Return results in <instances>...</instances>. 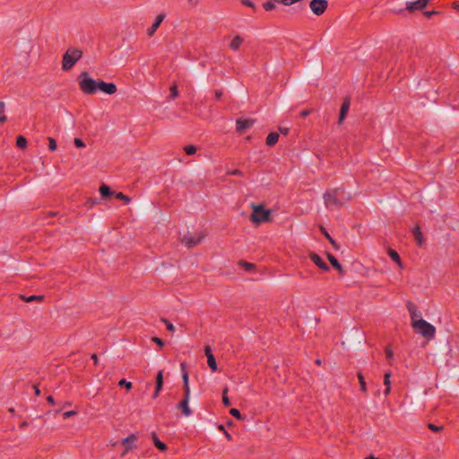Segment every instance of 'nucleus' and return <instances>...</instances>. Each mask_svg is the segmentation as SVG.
I'll list each match as a JSON object with an SVG mask.
<instances>
[{
	"label": "nucleus",
	"mask_w": 459,
	"mask_h": 459,
	"mask_svg": "<svg viewBox=\"0 0 459 459\" xmlns=\"http://www.w3.org/2000/svg\"><path fill=\"white\" fill-rule=\"evenodd\" d=\"M243 41H244V39L241 36H239V35L235 36L230 43V48L234 51L238 50L240 46L242 45Z\"/></svg>",
	"instance_id": "a211bd4d"
},
{
	"label": "nucleus",
	"mask_w": 459,
	"mask_h": 459,
	"mask_svg": "<svg viewBox=\"0 0 459 459\" xmlns=\"http://www.w3.org/2000/svg\"><path fill=\"white\" fill-rule=\"evenodd\" d=\"M227 393H228V388H225V389L223 390V393H222V403H223V404H224L226 407H229V406L231 404V403H230V398H229V397H228V395H227Z\"/></svg>",
	"instance_id": "c9c22d12"
},
{
	"label": "nucleus",
	"mask_w": 459,
	"mask_h": 459,
	"mask_svg": "<svg viewBox=\"0 0 459 459\" xmlns=\"http://www.w3.org/2000/svg\"><path fill=\"white\" fill-rule=\"evenodd\" d=\"M357 377L359 382L360 391L363 393H367V384H366L363 374L361 372H358Z\"/></svg>",
	"instance_id": "a878e982"
},
{
	"label": "nucleus",
	"mask_w": 459,
	"mask_h": 459,
	"mask_svg": "<svg viewBox=\"0 0 459 459\" xmlns=\"http://www.w3.org/2000/svg\"><path fill=\"white\" fill-rule=\"evenodd\" d=\"M437 12L436 11H426L424 12V15L428 18H430L431 16H433L434 14H437Z\"/></svg>",
	"instance_id": "4d7b16f0"
},
{
	"label": "nucleus",
	"mask_w": 459,
	"mask_h": 459,
	"mask_svg": "<svg viewBox=\"0 0 459 459\" xmlns=\"http://www.w3.org/2000/svg\"><path fill=\"white\" fill-rule=\"evenodd\" d=\"M453 7L456 10H459V4L458 3H454L453 4Z\"/></svg>",
	"instance_id": "0e129e2a"
},
{
	"label": "nucleus",
	"mask_w": 459,
	"mask_h": 459,
	"mask_svg": "<svg viewBox=\"0 0 459 459\" xmlns=\"http://www.w3.org/2000/svg\"><path fill=\"white\" fill-rule=\"evenodd\" d=\"M223 92L221 90H215L214 95L216 100H220L222 96Z\"/></svg>",
	"instance_id": "6e6d98bb"
},
{
	"label": "nucleus",
	"mask_w": 459,
	"mask_h": 459,
	"mask_svg": "<svg viewBox=\"0 0 459 459\" xmlns=\"http://www.w3.org/2000/svg\"><path fill=\"white\" fill-rule=\"evenodd\" d=\"M230 413L232 417H234L235 419L237 420H243L245 419V416H243L241 414V412L239 411V410L236 409V408H231L230 410Z\"/></svg>",
	"instance_id": "2f4dec72"
},
{
	"label": "nucleus",
	"mask_w": 459,
	"mask_h": 459,
	"mask_svg": "<svg viewBox=\"0 0 459 459\" xmlns=\"http://www.w3.org/2000/svg\"><path fill=\"white\" fill-rule=\"evenodd\" d=\"M91 359L93 360V363L95 365L98 364V357H97V355L95 353L91 355Z\"/></svg>",
	"instance_id": "680f3d73"
},
{
	"label": "nucleus",
	"mask_w": 459,
	"mask_h": 459,
	"mask_svg": "<svg viewBox=\"0 0 459 459\" xmlns=\"http://www.w3.org/2000/svg\"><path fill=\"white\" fill-rule=\"evenodd\" d=\"M428 428L434 432H440L444 429L443 426H437L433 423H429Z\"/></svg>",
	"instance_id": "37998d69"
},
{
	"label": "nucleus",
	"mask_w": 459,
	"mask_h": 459,
	"mask_svg": "<svg viewBox=\"0 0 459 459\" xmlns=\"http://www.w3.org/2000/svg\"><path fill=\"white\" fill-rule=\"evenodd\" d=\"M196 147L195 145H186L184 147V151L187 155H193L196 152Z\"/></svg>",
	"instance_id": "e433bc0d"
},
{
	"label": "nucleus",
	"mask_w": 459,
	"mask_h": 459,
	"mask_svg": "<svg viewBox=\"0 0 459 459\" xmlns=\"http://www.w3.org/2000/svg\"><path fill=\"white\" fill-rule=\"evenodd\" d=\"M152 439L154 446L159 449L160 451H166L167 450V445L163 442H161L156 436L155 433H152Z\"/></svg>",
	"instance_id": "b1692460"
},
{
	"label": "nucleus",
	"mask_w": 459,
	"mask_h": 459,
	"mask_svg": "<svg viewBox=\"0 0 459 459\" xmlns=\"http://www.w3.org/2000/svg\"><path fill=\"white\" fill-rule=\"evenodd\" d=\"M162 387H163V370H160L156 376V387H155V391L152 394L153 399H156L160 395V393L162 390Z\"/></svg>",
	"instance_id": "4468645a"
},
{
	"label": "nucleus",
	"mask_w": 459,
	"mask_h": 459,
	"mask_svg": "<svg viewBox=\"0 0 459 459\" xmlns=\"http://www.w3.org/2000/svg\"><path fill=\"white\" fill-rule=\"evenodd\" d=\"M365 459H379V458L375 457L374 455H370V456H368V457H367Z\"/></svg>",
	"instance_id": "69168bd1"
},
{
	"label": "nucleus",
	"mask_w": 459,
	"mask_h": 459,
	"mask_svg": "<svg viewBox=\"0 0 459 459\" xmlns=\"http://www.w3.org/2000/svg\"><path fill=\"white\" fill-rule=\"evenodd\" d=\"M78 84L80 90L89 95L95 94L98 91V81L93 80L89 76L88 72H82L78 75Z\"/></svg>",
	"instance_id": "20e7f679"
},
{
	"label": "nucleus",
	"mask_w": 459,
	"mask_h": 459,
	"mask_svg": "<svg viewBox=\"0 0 459 459\" xmlns=\"http://www.w3.org/2000/svg\"><path fill=\"white\" fill-rule=\"evenodd\" d=\"M241 3L246 6L253 8L254 10L256 8L255 4L250 0H241Z\"/></svg>",
	"instance_id": "09e8293b"
},
{
	"label": "nucleus",
	"mask_w": 459,
	"mask_h": 459,
	"mask_svg": "<svg viewBox=\"0 0 459 459\" xmlns=\"http://www.w3.org/2000/svg\"><path fill=\"white\" fill-rule=\"evenodd\" d=\"M98 90L106 93V94H108V95H112L114 93L117 92V85L113 82H106L102 80H99L98 81Z\"/></svg>",
	"instance_id": "6e6552de"
},
{
	"label": "nucleus",
	"mask_w": 459,
	"mask_h": 459,
	"mask_svg": "<svg viewBox=\"0 0 459 459\" xmlns=\"http://www.w3.org/2000/svg\"><path fill=\"white\" fill-rule=\"evenodd\" d=\"M344 194L343 188H333L327 190L324 194L325 204L327 208L330 207H342L344 204Z\"/></svg>",
	"instance_id": "f257e3e1"
},
{
	"label": "nucleus",
	"mask_w": 459,
	"mask_h": 459,
	"mask_svg": "<svg viewBox=\"0 0 459 459\" xmlns=\"http://www.w3.org/2000/svg\"><path fill=\"white\" fill-rule=\"evenodd\" d=\"M204 353L207 358H209V356H213L212 348L209 345L204 346Z\"/></svg>",
	"instance_id": "864d4df0"
},
{
	"label": "nucleus",
	"mask_w": 459,
	"mask_h": 459,
	"mask_svg": "<svg viewBox=\"0 0 459 459\" xmlns=\"http://www.w3.org/2000/svg\"><path fill=\"white\" fill-rule=\"evenodd\" d=\"M252 213L250 215V221L258 225L263 222H270L272 221L271 213L272 211L265 209L263 204H252Z\"/></svg>",
	"instance_id": "7ed1b4c3"
},
{
	"label": "nucleus",
	"mask_w": 459,
	"mask_h": 459,
	"mask_svg": "<svg viewBox=\"0 0 459 459\" xmlns=\"http://www.w3.org/2000/svg\"><path fill=\"white\" fill-rule=\"evenodd\" d=\"M327 258H328L330 264H332V266L333 268H335L336 270H338L339 273L342 274L343 273V270H342L341 264L336 259V257L333 255L327 253Z\"/></svg>",
	"instance_id": "6ab92c4d"
},
{
	"label": "nucleus",
	"mask_w": 459,
	"mask_h": 459,
	"mask_svg": "<svg viewBox=\"0 0 459 459\" xmlns=\"http://www.w3.org/2000/svg\"><path fill=\"white\" fill-rule=\"evenodd\" d=\"M116 198L118 199V200H123L126 202V204H128L131 199L129 196L124 195L122 192H118L115 195Z\"/></svg>",
	"instance_id": "58836bf2"
},
{
	"label": "nucleus",
	"mask_w": 459,
	"mask_h": 459,
	"mask_svg": "<svg viewBox=\"0 0 459 459\" xmlns=\"http://www.w3.org/2000/svg\"><path fill=\"white\" fill-rule=\"evenodd\" d=\"M207 363L212 371L217 370V363H216L214 356H209V358H207Z\"/></svg>",
	"instance_id": "72a5a7b5"
},
{
	"label": "nucleus",
	"mask_w": 459,
	"mask_h": 459,
	"mask_svg": "<svg viewBox=\"0 0 459 459\" xmlns=\"http://www.w3.org/2000/svg\"><path fill=\"white\" fill-rule=\"evenodd\" d=\"M180 368H181V372H182L183 385H189V383H188L189 376H188V372L186 370V362H181Z\"/></svg>",
	"instance_id": "393cba45"
},
{
	"label": "nucleus",
	"mask_w": 459,
	"mask_h": 459,
	"mask_svg": "<svg viewBox=\"0 0 459 459\" xmlns=\"http://www.w3.org/2000/svg\"><path fill=\"white\" fill-rule=\"evenodd\" d=\"M83 52L77 48H69L62 57V70L70 71L82 57Z\"/></svg>",
	"instance_id": "f03ea898"
},
{
	"label": "nucleus",
	"mask_w": 459,
	"mask_h": 459,
	"mask_svg": "<svg viewBox=\"0 0 459 459\" xmlns=\"http://www.w3.org/2000/svg\"><path fill=\"white\" fill-rule=\"evenodd\" d=\"M47 401H48L49 403H51V404H55V399H54V397H53L52 395H48V396L47 397Z\"/></svg>",
	"instance_id": "bf43d9fd"
},
{
	"label": "nucleus",
	"mask_w": 459,
	"mask_h": 459,
	"mask_svg": "<svg viewBox=\"0 0 459 459\" xmlns=\"http://www.w3.org/2000/svg\"><path fill=\"white\" fill-rule=\"evenodd\" d=\"M327 6V0H312L309 4L310 9L317 16L322 15L325 12Z\"/></svg>",
	"instance_id": "0eeeda50"
},
{
	"label": "nucleus",
	"mask_w": 459,
	"mask_h": 459,
	"mask_svg": "<svg viewBox=\"0 0 459 459\" xmlns=\"http://www.w3.org/2000/svg\"><path fill=\"white\" fill-rule=\"evenodd\" d=\"M100 193L102 197L107 198L113 195L114 192L110 189V187L105 184H102L100 186Z\"/></svg>",
	"instance_id": "5701e85b"
},
{
	"label": "nucleus",
	"mask_w": 459,
	"mask_h": 459,
	"mask_svg": "<svg viewBox=\"0 0 459 459\" xmlns=\"http://www.w3.org/2000/svg\"><path fill=\"white\" fill-rule=\"evenodd\" d=\"M412 234L415 238V241L419 247H422L425 243V238L423 237V234L421 232V230L419 225L415 226L412 229Z\"/></svg>",
	"instance_id": "dca6fc26"
},
{
	"label": "nucleus",
	"mask_w": 459,
	"mask_h": 459,
	"mask_svg": "<svg viewBox=\"0 0 459 459\" xmlns=\"http://www.w3.org/2000/svg\"><path fill=\"white\" fill-rule=\"evenodd\" d=\"M385 357L387 359H392L393 357H394V352L392 351V349L390 348V346H386L385 349Z\"/></svg>",
	"instance_id": "49530a36"
},
{
	"label": "nucleus",
	"mask_w": 459,
	"mask_h": 459,
	"mask_svg": "<svg viewBox=\"0 0 459 459\" xmlns=\"http://www.w3.org/2000/svg\"><path fill=\"white\" fill-rule=\"evenodd\" d=\"M21 298L25 302H32V301H35V300L41 301L44 299V297L40 296V295H31L30 297H25V296L22 295V296H21Z\"/></svg>",
	"instance_id": "c85d7f7f"
},
{
	"label": "nucleus",
	"mask_w": 459,
	"mask_h": 459,
	"mask_svg": "<svg viewBox=\"0 0 459 459\" xmlns=\"http://www.w3.org/2000/svg\"><path fill=\"white\" fill-rule=\"evenodd\" d=\"M206 234L204 232H200L196 236H184L181 239L182 244H184L186 247L192 248L197 246L201 241L205 238Z\"/></svg>",
	"instance_id": "423d86ee"
},
{
	"label": "nucleus",
	"mask_w": 459,
	"mask_h": 459,
	"mask_svg": "<svg viewBox=\"0 0 459 459\" xmlns=\"http://www.w3.org/2000/svg\"><path fill=\"white\" fill-rule=\"evenodd\" d=\"M48 215H49V216H51V217H52V216H55V215H56V212H49V213H48Z\"/></svg>",
	"instance_id": "774afa93"
},
{
	"label": "nucleus",
	"mask_w": 459,
	"mask_h": 459,
	"mask_svg": "<svg viewBox=\"0 0 459 459\" xmlns=\"http://www.w3.org/2000/svg\"><path fill=\"white\" fill-rule=\"evenodd\" d=\"M430 0H417L413 2H407L406 9L410 12L423 9Z\"/></svg>",
	"instance_id": "f8f14e48"
},
{
	"label": "nucleus",
	"mask_w": 459,
	"mask_h": 459,
	"mask_svg": "<svg viewBox=\"0 0 459 459\" xmlns=\"http://www.w3.org/2000/svg\"><path fill=\"white\" fill-rule=\"evenodd\" d=\"M75 414H76V411H65V412L64 413V419L70 418V417H72V416H74V415H75Z\"/></svg>",
	"instance_id": "5fc2aeb1"
},
{
	"label": "nucleus",
	"mask_w": 459,
	"mask_h": 459,
	"mask_svg": "<svg viewBox=\"0 0 459 459\" xmlns=\"http://www.w3.org/2000/svg\"><path fill=\"white\" fill-rule=\"evenodd\" d=\"M165 18V14L164 13H160L159 15H157L156 19H155V22L152 23V25L148 28L147 30V34L152 37L155 32L156 30H158V28L160 27V23L162 22V21L164 20Z\"/></svg>",
	"instance_id": "2eb2a0df"
},
{
	"label": "nucleus",
	"mask_w": 459,
	"mask_h": 459,
	"mask_svg": "<svg viewBox=\"0 0 459 459\" xmlns=\"http://www.w3.org/2000/svg\"><path fill=\"white\" fill-rule=\"evenodd\" d=\"M278 140H279V134L276 132H272L267 135L265 143L267 146H273L274 144H276Z\"/></svg>",
	"instance_id": "4be33fe9"
},
{
	"label": "nucleus",
	"mask_w": 459,
	"mask_h": 459,
	"mask_svg": "<svg viewBox=\"0 0 459 459\" xmlns=\"http://www.w3.org/2000/svg\"><path fill=\"white\" fill-rule=\"evenodd\" d=\"M321 230H322V233L324 234V236L329 240V242L331 243V245L333 246V247L334 249H339V245L336 243V241L330 236V234L324 229V228H321Z\"/></svg>",
	"instance_id": "bb28decb"
},
{
	"label": "nucleus",
	"mask_w": 459,
	"mask_h": 459,
	"mask_svg": "<svg viewBox=\"0 0 459 459\" xmlns=\"http://www.w3.org/2000/svg\"><path fill=\"white\" fill-rule=\"evenodd\" d=\"M279 130L284 135H287L290 132V129L288 127H279Z\"/></svg>",
	"instance_id": "13d9d810"
},
{
	"label": "nucleus",
	"mask_w": 459,
	"mask_h": 459,
	"mask_svg": "<svg viewBox=\"0 0 459 459\" xmlns=\"http://www.w3.org/2000/svg\"><path fill=\"white\" fill-rule=\"evenodd\" d=\"M161 321L165 324L168 331H169V332L175 331V326L168 319L162 318Z\"/></svg>",
	"instance_id": "79ce46f5"
},
{
	"label": "nucleus",
	"mask_w": 459,
	"mask_h": 459,
	"mask_svg": "<svg viewBox=\"0 0 459 459\" xmlns=\"http://www.w3.org/2000/svg\"><path fill=\"white\" fill-rule=\"evenodd\" d=\"M263 7L265 11L270 12L275 9L274 3L268 1L263 4Z\"/></svg>",
	"instance_id": "ea45409f"
},
{
	"label": "nucleus",
	"mask_w": 459,
	"mask_h": 459,
	"mask_svg": "<svg viewBox=\"0 0 459 459\" xmlns=\"http://www.w3.org/2000/svg\"><path fill=\"white\" fill-rule=\"evenodd\" d=\"M152 341L154 342L155 343H157L160 347L164 346L163 340L159 337H152Z\"/></svg>",
	"instance_id": "3c124183"
},
{
	"label": "nucleus",
	"mask_w": 459,
	"mask_h": 459,
	"mask_svg": "<svg viewBox=\"0 0 459 459\" xmlns=\"http://www.w3.org/2000/svg\"><path fill=\"white\" fill-rule=\"evenodd\" d=\"M189 399L183 398L179 403L178 404V409L181 411L182 414L185 416H190L192 414V411L188 406Z\"/></svg>",
	"instance_id": "f3484780"
},
{
	"label": "nucleus",
	"mask_w": 459,
	"mask_h": 459,
	"mask_svg": "<svg viewBox=\"0 0 459 459\" xmlns=\"http://www.w3.org/2000/svg\"><path fill=\"white\" fill-rule=\"evenodd\" d=\"M255 124L252 118H238L236 121V130L242 134L246 129L250 128Z\"/></svg>",
	"instance_id": "1a4fd4ad"
},
{
	"label": "nucleus",
	"mask_w": 459,
	"mask_h": 459,
	"mask_svg": "<svg viewBox=\"0 0 459 459\" xmlns=\"http://www.w3.org/2000/svg\"><path fill=\"white\" fill-rule=\"evenodd\" d=\"M228 174L232 176H242L243 172L240 169H236L231 171H228Z\"/></svg>",
	"instance_id": "603ef678"
},
{
	"label": "nucleus",
	"mask_w": 459,
	"mask_h": 459,
	"mask_svg": "<svg viewBox=\"0 0 459 459\" xmlns=\"http://www.w3.org/2000/svg\"><path fill=\"white\" fill-rule=\"evenodd\" d=\"M48 148H49V150L52 151V152L56 151V148H57L56 140L54 138H52V137H48Z\"/></svg>",
	"instance_id": "a19ab883"
},
{
	"label": "nucleus",
	"mask_w": 459,
	"mask_h": 459,
	"mask_svg": "<svg viewBox=\"0 0 459 459\" xmlns=\"http://www.w3.org/2000/svg\"><path fill=\"white\" fill-rule=\"evenodd\" d=\"M312 113V109H304L299 113V117L305 118Z\"/></svg>",
	"instance_id": "8fccbe9b"
},
{
	"label": "nucleus",
	"mask_w": 459,
	"mask_h": 459,
	"mask_svg": "<svg viewBox=\"0 0 459 459\" xmlns=\"http://www.w3.org/2000/svg\"><path fill=\"white\" fill-rule=\"evenodd\" d=\"M4 102L0 101V123H4L7 120L6 116L4 115Z\"/></svg>",
	"instance_id": "f704fd0d"
},
{
	"label": "nucleus",
	"mask_w": 459,
	"mask_h": 459,
	"mask_svg": "<svg viewBox=\"0 0 459 459\" xmlns=\"http://www.w3.org/2000/svg\"><path fill=\"white\" fill-rule=\"evenodd\" d=\"M169 91H170V94H169V99L175 100L178 96V86L175 82L170 86Z\"/></svg>",
	"instance_id": "473e14b6"
},
{
	"label": "nucleus",
	"mask_w": 459,
	"mask_h": 459,
	"mask_svg": "<svg viewBox=\"0 0 459 459\" xmlns=\"http://www.w3.org/2000/svg\"><path fill=\"white\" fill-rule=\"evenodd\" d=\"M218 429L223 432L224 436L229 441L232 440V436L225 429L223 425H219Z\"/></svg>",
	"instance_id": "a18cd8bd"
},
{
	"label": "nucleus",
	"mask_w": 459,
	"mask_h": 459,
	"mask_svg": "<svg viewBox=\"0 0 459 459\" xmlns=\"http://www.w3.org/2000/svg\"><path fill=\"white\" fill-rule=\"evenodd\" d=\"M135 440L136 436L134 434H131L122 440V445L125 446L126 447L124 453L122 454V456H125L128 451L132 450L134 447V443Z\"/></svg>",
	"instance_id": "ddd939ff"
},
{
	"label": "nucleus",
	"mask_w": 459,
	"mask_h": 459,
	"mask_svg": "<svg viewBox=\"0 0 459 459\" xmlns=\"http://www.w3.org/2000/svg\"><path fill=\"white\" fill-rule=\"evenodd\" d=\"M387 254L394 262H395L400 267H403V262L397 251L393 248H388Z\"/></svg>",
	"instance_id": "aec40b11"
},
{
	"label": "nucleus",
	"mask_w": 459,
	"mask_h": 459,
	"mask_svg": "<svg viewBox=\"0 0 459 459\" xmlns=\"http://www.w3.org/2000/svg\"><path fill=\"white\" fill-rule=\"evenodd\" d=\"M184 395L183 398L190 399V387L189 385H183Z\"/></svg>",
	"instance_id": "c03bdc74"
},
{
	"label": "nucleus",
	"mask_w": 459,
	"mask_h": 459,
	"mask_svg": "<svg viewBox=\"0 0 459 459\" xmlns=\"http://www.w3.org/2000/svg\"><path fill=\"white\" fill-rule=\"evenodd\" d=\"M14 411H15V410H14L13 408H10V409H9V412H11L12 414H13V413H14Z\"/></svg>",
	"instance_id": "338daca9"
},
{
	"label": "nucleus",
	"mask_w": 459,
	"mask_h": 459,
	"mask_svg": "<svg viewBox=\"0 0 459 459\" xmlns=\"http://www.w3.org/2000/svg\"><path fill=\"white\" fill-rule=\"evenodd\" d=\"M308 256L310 260L324 272H328L330 270L328 264L320 257L319 255L311 252Z\"/></svg>",
	"instance_id": "9b49d317"
},
{
	"label": "nucleus",
	"mask_w": 459,
	"mask_h": 459,
	"mask_svg": "<svg viewBox=\"0 0 459 459\" xmlns=\"http://www.w3.org/2000/svg\"><path fill=\"white\" fill-rule=\"evenodd\" d=\"M119 386H125L127 391L132 389V383L129 381H126L125 378L119 380L118 382Z\"/></svg>",
	"instance_id": "4c0bfd02"
},
{
	"label": "nucleus",
	"mask_w": 459,
	"mask_h": 459,
	"mask_svg": "<svg viewBox=\"0 0 459 459\" xmlns=\"http://www.w3.org/2000/svg\"><path fill=\"white\" fill-rule=\"evenodd\" d=\"M74 145H75L76 147H78V148H83V147H85V143H84V142H83L82 139H80V138H75V139H74Z\"/></svg>",
	"instance_id": "de8ad7c7"
},
{
	"label": "nucleus",
	"mask_w": 459,
	"mask_h": 459,
	"mask_svg": "<svg viewBox=\"0 0 459 459\" xmlns=\"http://www.w3.org/2000/svg\"><path fill=\"white\" fill-rule=\"evenodd\" d=\"M33 389H34V391H35V394H36L37 396L40 395V390H39V386H38V385H33Z\"/></svg>",
	"instance_id": "052dcab7"
},
{
	"label": "nucleus",
	"mask_w": 459,
	"mask_h": 459,
	"mask_svg": "<svg viewBox=\"0 0 459 459\" xmlns=\"http://www.w3.org/2000/svg\"><path fill=\"white\" fill-rule=\"evenodd\" d=\"M407 308H408V310L410 312V316H411V319L413 321L414 317L418 316L417 313H416L417 312V307H416V306L413 303L408 302L407 303Z\"/></svg>",
	"instance_id": "7c9ffc66"
},
{
	"label": "nucleus",
	"mask_w": 459,
	"mask_h": 459,
	"mask_svg": "<svg viewBox=\"0 0 459 459\" xmlns=\"http://www.w3.org/2000/svg\"><path fill=\"white\" fill-rule=\"evenodd\" d=\"M27 143H28L27 139L24 136L19 135L17 137L16 145L18 148L23 150L27 147Z\"/></svg>",
	"instance_id": "cd10ccee"
},
{
	"label": "nucleus",
	"mask_w": 459,
	"mask_h": 459,
	"mask_svg": "<svg viewBox=\"0 0 459 459\" xmlns=\"http://www.w3.org/2000/svg\"><path fill=\"white\" fill-rule=\"evenodd\" d=\"M412 327L418 331L422 336L428 340H432L436 334V328L430 323L424 319L413 320Z\"/></svg>",
	"instance_id": "39448f33"
},
{
	"label": "nucleus",
	"mask_w": 459,
	"mask_h": 459,
	"mask_svg": "<svg viewBox=\"0 0 459 459\" xmlns=\"http://www.w3.org/2000/svg\"><path fill=\"white\" fill-rule=\"evenodd\" d=\"M390 377H391V372L390 371L385 372V375H384V385L385 386V389L384 391V394L385 396H387L390 394V392H391Z\"/></svg>",
	"instance_id": "412c9836"
},
{
	"label": "nucleus",
	"mask_w": 459,
	"mask_h": 459,
	"mask_svg": "<svg viewBox=\"0 0 459 459\" xmlns=\"http://www.w3.org/2000/svg\"><path fill=\"white\" fill-rule=\"evenodd\" d=\"M238 264L245 269L247 272H250L255 269V265L254 264L248 263L245 260H240Z\"/></svg>",
	"instance_id": "c756f323"
},
{
	"label": "nucleus",
	"mask_w": 459,
	"mask_h": 459,
	"mask_svg": "<svg viewBox=\"0 0 459 459\" xmlns=\"http://www.w3.org/2000/svg\"><path fill=\"white\" fill-rule=\"evenodd\" d=\"M26 426H28V423L26 421H23L22 423H21L20 428L22 429L25 428Z\"/></svg>",
	"instance_id": "e2e57ef3"
},
{
	"label": "nucleus",
	"mask_w": 459,
	"mask_h": 459,
	"mask_svg": "<svg viewBox=\"0 0 459 459\" xmlns=\"http://www.w3.org/2000/svg\"><path fill=\"white\" fill-rule=\"evenodd\" d=\"M350 107H351V99H350V97H346V98H344V100L342 103L341 108H340L339 118H338L339 126H341L342 124L343 120L345 119V117L349 112Z\"/></svg>",
	"instance_id": "9d476101"
}]
</instances>
